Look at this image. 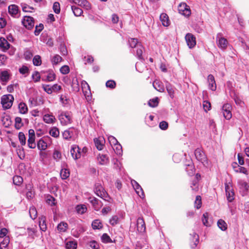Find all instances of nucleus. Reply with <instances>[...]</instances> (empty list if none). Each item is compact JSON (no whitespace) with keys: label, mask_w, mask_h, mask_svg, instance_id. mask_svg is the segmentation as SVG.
Returning <instances> with one entry per match:
<instances>
[{"label":"nucleus","mask_w":249,"mask_h":249,"mask_svg":"<svg viewBox=\"0 0 249 249\" xmlns=\"http://www.w3.org/2000/svg\"><path fill=\"white\" fill-rule=\"evenodd\" d=\"M94 142L95 144V146L96 148L99 150H101L103 149L104 147V144L103 143V141L100 140L99 139L95 138L94 139Z\"/></svg>","instance_id":"obj_43"},{"label":"nucleus","mask_w":249,"mask_h":249,"mask_svg":"<svg viewBox=\"0 0 249 249\" xmlns=\"http://www.w3.org/2000/svg\"><path fill=\"white\" fill-rule=\"evenodd\" d=\"M29 214L32 219H35L36 218L37 212L36 208L34 206L30 207L29 209Z\"/></svg>","instance_id":"obj_40"},{"label":"nucleus","mask_w":249,"mask_h":249,"mask_svg":"<svg viewBox=\"0 0 249 249\" xmlns=\"http://www.w3.org/2000/svg\"><path fill=\"white\" fill-rule=\"evenodd\" d=\"M14 184L19 186L23 182V178L19 176H15L13 178Z\"/></svg>","instance_id":"obj_44"},{"label":"nucleus","mask_w":249,"mask_h":249,"mask_svg":"<svg viewBox=\"0 0 249 249\" xmlns=\"http://www.w3.org/2000/svg\"><path fill=\"white\" fill-rule=\"evenodd\" d=\"M195 155L197 160L201 162L203 164V165H208V162L207 158L205 153L201 149H196L195 151Z\"/></svg>","instance_id":"obj_3"},{"label":"nucleus","mask_w":249,"mask_h":249,"mask_svg":"<svg viewBox=\"0 0 249 249\" xmlns=\"http://www.w3.org/2000/svg\"><path fill=\"white\" fill-rule=\"evenodd\" d=\"M136 54L140 59H143L142 53L144 48L141 44L138 45V47H136Z\"/></svg>","instance_id":"obj_33"},{"label":"nucleus","mask_w":249,"mask_h":249,"mask_svg":"<svg viewBox=\"0 0 249 249\" xmlns=\"http://www.w3.org/2000/svg\"><path fill=\"white\" fill-rule=\"evenodd\" d=\"M50 134L54 138H57L59 135V130L56 127H53L50 130Z\"/></svg>","instance_id":"obj_53"},{"label":"nucleus","mask_w":249,"mask_h":249,"mask_svg":"<svg viewBox=\"0 0 249 249\" xmlns=\"http://www.w3.org/2000/svg\"><path fill=\"white\" fill-rule=\"evenodd\" d=\"M94 192L98 196L105 201L110 202L111 198L102 186L101 183L97 182L94 185Z\"/></svg>","instance_id":"obj_1"},{"label":"nucleus","mask_w":249,"mask_h":249,"mask_svg":"<svg viewBox=\"0 0 249 249\" xmlns=\"http://www.w3.org/2000/svg\"><path fill=\"white\" fill-rule=\"evenodd\" d=\"M1 122L5 127H8L12 123L10 116L7 115H5L1 117Z\"/></svg>","instance_id":"obj_26"},{"label":"nucleus","mask_w":249,"mask_h":249,"mask_svg":"<svg viewBox=\"0 0 249 249\" xmlns=\"http://www.w3.org/2000/svg\"><path fill=\"white\" fill-rule=\"evenodd\" d=\"M14 97L11 94L2 96L1 99V104L4 109H9L13 105Z\"/></svg>","instance_id":"obj_2"},{"label":"nucleus","mask_w":249,"mask_h":249,"mask_svg":"<svg viewBox=\"0 0 249 249\" xmlns=\"http://www.w3.org/2000/svg\"><path fill=\"white\" fill-rule=\"evenodd\" d=\"M208 82L209 83V88L212 91H214L216 89V85L214 80V77L212 74H209L208 76Z\"/></svg>","instance_id":"obj_17"},{"label":"nucleus","mask_w":249,"mask_h":249,"mask_svg":"<svg viewBox=\"0 0 249 249\" xmlns=\"http://www.w3.org/2000/svg\"><path fill=\"white\" fill-rule=\"evenodd\" d=\"M217 40L218 41L217 42V46L218 47L220 48L221 49L223 50H225L227 48L228 42L227 40L222 37H218L217 38Z\"/></svg>","instance_id":"obj_19"},{"label":"nucleus","mask_w":249,"mask_h":249,"mask_svg":"<svg viewBox=\"0 0 249 249\" xmlns=\"http://www.w3.org/2000/svg\"><path fill=\"white\" fill-rule=\"evenodd\" d=\"M89 200L91 204L94 209L96 211H99L103 205L101 200L94 196L89 197Z\"/></svg>","instance_id":"obj_8"},{"label":"nucleus","mask_w":249,"mask_h":249,"mask_svg":"<svg viewBox=\"0 0 249 249\" xmlns=\"http://www.w3.org/2000/svg\"><path fill=\"white\" fill-rule=\"evenodd\" d=\"M67 249H76L77 248V243L74 241H68L66 244Z\"/></svg>","instance_id":"obj_48"},{"label":"nucleus","mask_w":249,"mask_h":249,"mask_svg":"<svg viewBox=\"0 0 249 249\" xmlns=\"http://www.w3.org/2000/svg\"><path fill=\"white\" fill-rule=\"evenodd\" d=\"M27 232L29 236L31 237L32 238H34V235L36 232V228H28L27 229Z\"/></svg>","instance_id":"obj_57"},{"label":"nucleus","mask_w":249,"mask_h":249,"mask_svg":"<svg viewBox=\"0 0 249 249\" xmlns=\"http://www.w3.org/2000/svg\"><path fill=\"white\" fill-rule=\"evenodd\" d=\"M202 221L203 225L207 227H209L211 225V220L209 218V213H205L203 214Z\"/></svg>","instance_id":"obj_27"},{"label":"nucleus","mask_w":249,"mask_h":249,"mask_svg":"<svg viewBox=\"0 0 249 249\" xmlns=\"http://www.w3.org/2000/svg\"><path fill=\"white\" fill-rule=\"evenodd\" d=\"M0 47L4 50H7L10 47V44L3 37L0 38Z\"/></svg>","instance_id":"obj_29"},{"label":"nucleus","mask_w":249,"mask_h":249,"mask_svg":"<svg viewBox=\"0 0 249 249\" xmlns=\"http://www.w3.org/2000/svg\"><path fill=\"white\" fill-rule=\"evenodd\" d=\"M89 246L92 249H99V244L95 241L93 240L89 242Z\"/></svg>","instance_id":"obj_59"},{"label":"nucleus","mask_w":249,"mask_h":249,"mask_svg":"<svg viewBox=\"0 0 249 249\" xmlns=\"http://www.w3.org/2000/svg\"><path fill=\"white\" fill-rule=\"evenodd\" d=\"M166 90L168 92V94L170 95V96L173 98L174 97V93L175 91L174 89V88L172 87V86L170 84H168L166 85Z\"/></svg>","instance_id":"obj_45"},{"label":"nucleus","mask_w":249,"mask_h":249,"mask_svg":"<svg viewBox=\"0 0 249 249\" xmlns=\"http://www.w3.org/2000/svg\"><path fill=\"white\" fill-rule=\"evenodd\" d=\"M223 115L227 120L230 119L232 117V114L230 110H223Z\"/></svg>","instance_id":"obj_60"},{"label":"nucleus","mask_w":249,"mask_h":249,"mask_svg":"<svg viewBox=\"0 0 249 249\" xmlns=\"http://www.w3.org/2000/svg\"><path fill=\"white\" fill-rule=\"evenodd\" d=\"M178 11L179 14L189 17L191 14V10L185 2H181L178 6Z\"/></svg>","instance_id":"obj_4"},{"label":"nucleus","mask_w":249,"mask_h":249,"mask_svg":"<svg viewBox=\"0 0 249 249\" xmlns=\"http://www.w3.org/2000/svg\"><path fill=\"white\" fill-rule=\"evenodd\" d=\"M60 176L63 179L67 178L70 176L69 171L67 169H62L60 171Z\"/></svg>","instance_id":"obj_46"},{"label":"nucleus","mask_w":249,"mask_h":249,"mask_svg":"<svg viewBox=\"0 0 249 249\" xmlns=\"http://www.w3.org/2000/svg\"><path fill=\"white\" fill-rule=\"evenodd\" d=\"M225 190L227 200L229 202H231L234 199V193L231 190L230 186L227 183L225 184Z\"/></svg>","instance_id":"obj_18"},{"label":"nucleus","mask_w":249,"mask_h":249,"mask_svg":"<svg viewBox=\"0 0 249 249\" xmlns=\"http://www.w3.org/2000/svg\"><path fill=\"white\" fill-rule=\"evenodd\" d=\"M23 125L21 122V119L20 117H16L15 118V127L17 129H19Z\"/></svg>","instance_id":"obj_51"},{"label":"nucleus","mask_w":249,"mask_h":249,"mask_svg":"<svg viewBox=\"0 0 249 249\" xmlns=\"http://www.w3.org/2000/svg\"><path fill=\"white\" fill-rule=\"evenodd\" d=\"M201 198L200 196H197L195 201V207L197 209H199L201 206Z\"/></svg>","instance_id":"obj_56"},{"label":"nucleus","mask_w":249,"mask_h":249,"mask_svg":"<svg viewBox=\"0 0 249 249\" xmlns=\"http://www.w3.org/2000/svg\"><path fill=\"white\" fill-rule=\"evenodd\" d=\"M60 100L64 107H68L70 105V100L65 95H62L60 97Z\"/></svg>","instance_id":"obj_30"},{"label":"nucleus","mask_w":249,"mask_h":249,"mask_svg":"<svg viewBox=\"0 0 249 249\" xmlns=\"http://www.w3.org/2000/svg\"><path fill=\"white\" fill-rule=\"evenodd\" d=\"M137 232L142 234L145 231L146 227L145 222L143 218L139 217L137 220L136 223Z\"/></svg>","instance_id":"obj_11"},{"label":"nucleus","mask_w":249,"mask_h":249,"mask_svg":"<svg viewBox=\"0 0 249 249\" xmlns=\"http://www.w3.org/2000/svg\"><path fill=\"white\" fill-rule=\"evenodd\" d=\"M190 240H191L190 243L191 248L194 249L199 243V238L198 235L195 232H193L192 234H190Z\"/></svg>","instance_id":"obj_14"},{"label":"nucleus","mask_w":249,"mask_h":249,"mask_svg":"<svg viewBox=\"0 0 249 249\" xmlns=\"http://www.w3.org/2000/svg\"><path fill=\"white\" fill-rule=\"evenodd\" d=\"M159 103V99L158 97H155L150 99L148 102L149 107H155L158 106Z\"/></svg>","instance_id":"obj_39"},{"label":"nucleus","mask_w":249,"mask_h":249,"mask_svg":"<svg viewBox=\"0 0 249 249\" xmlns=\"http://www.w3.org/2000/svg\"><path fill=\"white\" fill-rule=\"evenodd\" d=\"M39 226L41 231H45L47 229L46 224V218L42 215L39 217Z\"/></svg>","instance_id":"obj_20"},{"label":"nucleus","mask_w":249,"mask_h":249,"mask_svg":"<svg viewBox=\"0 0 249 249\" xmlns=\"http://www.w3.org/2000/svg\"><path fill=\"white\" fill-rule=\"evenodd\" d=\"M82 90L84 95L88 101L91 100L92 97L89 85L85 82L84 85L82 86Z\"/></svg>","instance_id":"obj_15"},{"label":"nucleus","mask_w":249,"mask_h":249,"mask_svg":"<svg viewBox=\"0 0 249 249\" xmlns=\"http://www.w3.org/2000/svg\"><path fill=\"white\" fill-rule=\"evenodd\" d=\"M185 38L187 44L189 48L192 49L196 46V38L193 34L191 33L187 34L185 36Z\"/></svg>","instance_id":"obj_10"},{"label":"nucleus","mask_w":249,"mask_h":249,"mask_svg":"<svg viewBox=\"0 0 249 249\" xmlns=\"http://www.w3.org/2000/svg\"><path fill=\"white\" fill-rule=\"evenodd\" d=\"M114 146V150L116 154L118 155H121L123 153L122 147L121 145L118 143Z\"/></svg>","instance_id":"obj_52"},{"label":"nucleus","mask_w":249,"mask_h":249,"mask_svg":"<svg viewBox=\"0 0 249 249\" xmlns=\"http://www.w3.org/2000/svg\"><path fill=\"white\" fill-rule=\"evenodd\" d=\"M217 226L222 231H225L227 229V224L225 221L222 219H219L217 221Z\"/></svg>","instance_id":"obj_37"},{"label":"nucleus","mask_w":249,"mask_h":249,"mask_svg":"<svg viewBox=\"0 0 249 249\" xmlns=\"http://www.w3.org/2000/svg\"><path fill=\"white\" fill-rule=\"evenodd\" d=\"M106 85L107 88H109L111 89H114L116 87V83L115 81L112 80H109L106 82Z\"/></svg>","instance_id":"obj_58"},{"label":"nucleus","mask_w":249,"mask_h":249,"mask_svg":"<svg viewBox=\"0 0 249 249\" xmlns=\"http://www.w3.org/2000/svg\"><path fill=\"white\" fill-rule=\"evenodd\" d=\"M191 188L192 190L196 191L198 189V181L196 180H192L191 183Z\"/></svg>","instance_id":"obj_63"},{"label":"nucleus","mask_w":249,"mask_h":249,"mask_svg":"<svg viewBox=\"0 0 249 249\" xmlns=\"http://www.w3.org/2000/svg\"><path fill=\"white\" fill-rule=\"evenodd\" d=\"M62 60V57L58 54L55 55L52 60V62L53 65H57L58 63Z\"/></svg>","instance_id":"obj_54"},{"label":"nucleus","mask_w":249,"mask_h":249,"mask_svg":"<svg viewBox=\"0 0 249 249\" xmlns=\"http://www.w3.org/2000/svg\"><path fill=\"white\" fill-rule=\"evenodd\" d=\"M237 184L240 189V192L242 196L247 195L249 190V184L242 179L238 180Z\"/></svg>","instance_id":"obj_5"},{"label":"nucleus","mask_w":249,"mask_h":249,"mask_svg":"<svg viewBox=\"0 0 249 249\" xmlns=\"http://www.w3.org/2000/svg\"><path fill=\"white\" fill-rule=\"evenodd\" d=\"M71 8L73 14L76 17L80 16L83 12V10L81 8L75 6H71Z\"/></svg>","instance_id":"obj_34"},{"label":"nucleus","mask_w":249,"mask_h":249,"mask_svg":"<svg viewBox=\"0 0 249 249\" xmlns=\"http://www.w3.org/2000/svg\"><path fill=\"white\" fill-rule=\"evenodd\" d=\"M10 242V239L8 236H5L3 240L0 242V249H2L3 248H6Z\"/></svg>","instance_id":"obj_49"},{"label":"nucleus","mask_w":249,"mask_h":249,"mask_svg":"<svg viewBox=\"0 0 249 249\" xmlns=\"http://www.w3.org/2000/svg\"><path fill=\"white\" fill-rule=\"evenodd\" d=\"M75 209L78 213L82 214L86 212L87 209L85 205L81 204L77 205Z\"/></svg>","instance_id":"obj_36"},{"label":"nucleus","mask_w":249,"mask_h":249,"mask_svg":"<svg viewBox=\"0 0 249 249\" xmlns=\"http://www.w3.org/2000/svg\"><path fill=\"white\" fill-rule=\"evenodd\" d=\"M10 75L7 71H4L0 73V80L2 82L3 85L6 83L10 80Z\"/></svg>","instance_id":"obj_21"},{"label":"nucleus","mask_w":249,"mask_h":249,"mask_svg":"<svg viewBox=\"0 0 249 249\" xmlns=\"http://www.w3.org/2000/svg\"><path fill=\"white\" fill-rule=\"evenodd\" d=\"M131 183L136 193L140 197L143 198L144 197V194L142 188L139 184L135 180H132Z\"/></svg>","instance_id":"obj_12"},{"label":"nucleus","mask_w":249,"mask_h":249,"mask_svg":"<svg viewBox=\"0 0 249 249\" xmlns=\"http://www.w3.org/2000/svg\"><path fill=\"white\" fill-rule=\"evenodd\" d=\"M54 120V117L52 115L45 114L43 116L44 121L47 124H51L53 123Z\"/></svg>","instance_id":"obj_38"},{"label":"nucleus","mask_w":249,"mask_h":249,"mask_svg":"<svg viewBox=\"0 0 249 249\" xmlns=\"http://www.w3.org/2000/svg\"><path fill=\"white\" fill-rule=\"evenodd\" d=\"M18 6L15 4H12L8 7L9 13L14 17H16V15H18Z\"/></svg>","instance_id":"obj_22"},{"label":"nucleus","mask_w":249,"mask_h":249,"mask_svg":"<svg viewBox=\"0 0 249 249\" xmlns=\"http://www.w3.org/2000/svg\"><path fill=\"white\" fill-rule=\"evenodd\" d=\"M153 87L158 91L162 92L164 91V86L162 83L158 80H155L153 83Z\"/></svg>","instance_id":"obj_24"},{"label":"nucleus","mask_w":249,"mask_h":249,"mask_svg":"<svg viewBox=\"0 0 249 249\" xmlns=\"http://www.w3.org/2000/svg\"><path fill=\"white\" fill-rule=\"evenodd\" d=\"M55 79V74L53 71L49 72L47 76V80L49 82L53 81Z\"/></svg>","instance_id":"obj_62"},{"label":"nucleus","mask_w":249,"mask_h":249,"mask_svg":"<svg viewBox=\"0 0 249 249\" xmlns=\"http://www.w3.org/2000/svg\"><path fill=\"white\" fill-rule=\"evenodd\" d=\"M53 10L56 14H59L60 12V4L58 2H55L53 5Z\"/></svg>","instance_id":"obj_64"},{"label":"nucleus","mask_w":249,"mask_h":249,"mask_svg":"<svg viewBox=\"0 0 249 249\" xmlns=\"http://www.w3.org/2000/svg\"><path fill=\"white\" fill-rule=\"evenodd\" d=\"M68 228V225L66 222H61L57 227V230L59 232H65Z\"/></svg>","instance_id":"obj_32"},{"label":"nucleus","mask_w":249,"mask_h":249,"mask_svg":"<svg viewBox=\"0 0 249 249\" xmlns=\"http://www.w3.org/2000/svg\"><path fill=\"white\" fill-rule=\"evenodd\" d=\"M22 23L24 26L28 30H31L34 27V19L30 16H25Z\"/></svg>","instance_id":"obj_6"},{"label":"nucleus","mask_w":249,"mask_h":249,"mask_svg":"<svg viewBox=\"0 0 249 249\" xmlns=\"http://www.w3.org/2000/svg\"><path fill=\"white\" fill-rule=\"evenodd\" d=\"M62 136L63 138L66 140H71L73 139L74 136V131L72 128H69L68 130H65Z\"/></svg>","instance_id":"obj_16"},{"label":"nucleus","mask_w":249,"mask_h":249,"mask_svg":"<svg viewBox=\"0 0 249 249\" xmlns=\"http://www.w3.org/2000/svg\"><path fill=\"white\" fill-rule=\"evenodd\" d=\"M18 139H19V142H20V144L22 145H24L25 144V143H26V137L25 136L23 132H20L18 133Z\"/></svg>","instance_id":"obj_55"},{"label":"nucleus","mask_w":249,"mask_h":249,"mask_svg":"<svg viewBox=\"0 0 249 249\" xmlns=\"http://www.w3.org/2000/svg\"><path fill=\"white\" fill-rule=\"evenodd\" d=\"M71 154L74 160L79 159L81 156V149L77 145H73L71 149Z\"/></svg>","instance_id":"obj_13"},{"label":"nucleus","mask_w":249,"mask_h":249,"mask_svg":"<svg viewBox=\"0 0 249 249\" xmlns=\"http://www.w3.org/2000/svg\"><path fill=\"white\" fill-rule=\"evenodd\" d=\"M33 63L35 66H39L42 64L41 58L40 55H35L33 59Z\"/></svg>","instance_id":"obj_42"},{"label":"nucleus","mask_w":249,"mask_h":249,"mask_svg":"<svg viewBox=\"0 0 249 249\" xmlns=\"http://www.w3.org/2000/svg\"><path fill=\"white\" fill-rule=\"evenodd\" d=\"M97 160L101 165H107L109 162L108 157L105 155H99Z\"/></svg>","instance_id":"obj_25"},{"label":"nucleus","mask_w":249,"mask_h":249,"mask_svg":"<svg viewBox=\"0 0 249 249\" xmlns=\"http://www.w3.org/2000/svg\"><path fill=\"white\" fill-rule=\"evenodd\" d=\"M43 25L42 23H40L39 25H36V26L35 30L34 32V34L36 36H38L40 33L43 29Z\"/></svg>","instance_id":"obj_61"},{"label":"nucleus","mask_w":249,"mask_h":249,"mask_svg":"<svg viewBox=\"0 0 249 249\" xmlns=\"http://www.w3.org/2000/svg\"><path fill=\"white\" fill-rule=\"evenodd\" d=\"M61 153L58 150L55 149L53 151V157L56 161H58L61 159Z\"/></svg>","instance_id":"obj_47"},{"label":"nucleus","mask_w":249,"mask_h":249,"mask_svg":"<svg viewBox=\"0 0 249 249\" xmlns=\"http://www.w3.org/2000/svg\"><path fill=\"white\" fill-rule=\"evenodd\" d=\"M91 226L94 230H100L103 227V224L101 221L99 219L94 220L92 222Z\"/></svg>","instance_id":"obj_31"},{"label":"nucleus","mask_w":249,"mask_h":249,"mask_svg":"<svg viewBox=\"0 0 249 249\" xmlns=\"http://www.w3.org/2000/svg\"><path fill=\"white\" fill-rule=\"evenodd\" d=\"M61 123L63 124H70L71 121V117L70 112H65L61 113L59 116Z\"/></svg>","instance_id":"obj_7"},{"label":"nucleus","mask_w":249,"mask_h":249,"mask_svg":"<svg viewBox=\"0 0 249 249\" xmlns=\"http://www.w3.org/2000/svg\"><path fill=\"white\" fill-rule=\"evenodd\" d=\"M160 20L164 26L167 27L170 24L169 17L165 13H162L160 16Z\"/></svg>","instance_id":"obj_23"},{"label":"nucleus","mask_w":249,"mask_h":249,"mask_svg":"<svg viewBox=\"0 0 249 249\" xmlns=\"http://www.w3.org/2000/svg\"><path fill=\"white\" fill-rule=\"evenodd\" d=\"M37 146L40 150H45L47 147V144L45 141L40 139L37 142Z\"/></svg>","instance_id":"obj_35"},{"label":"nucleus","mask_w":249,"mask_h":249,"mask_svg":"<svg viewBox=\"0 0 249 249\" xmlns=\"http://www.w3.org/2000/svg\"><path fill=\"white\" fill-rule=\"evenodd\" d=\"M234 170L236 173H243L246 175L249 174L248 171L246 168L243 166H240L239 165H237V169H235V167H234Z\"/></svg>","instance_id":"obj_41"},{"label":"nucleus","mask_w":249,"mask_h":249,"mask_svg":"<svg viewBox=\"0 0 249 249\" xmlns=\"http://www.w3.org/2000/svg\"><path fill=\"white\" fill-rule=\"evenodd\" d=\"M102 241L104 243H112V241L107 233H104L101 237Z\"/></svg>","instance_id":"obj_50"},{"label":"nucleus","mask_w":249,"mask_h":249,"mask_svg":"<svg viewBox=\"0 0 249 249\" xmlns=\"http://www.w3.org/2000/svg\"><path fill=\"white\" fill-rule=\"evenodd\" d=\"M69 2L78 5L87 10L91 8V4L87 0H68Z\"/></svg>","instance_id":"obj_9"},{"label":"nucleus","mask_w":249,"mask_h":249,"mask_svg":"<svg viewBox=\"0 0 249 249\" xmlns=\"http://www.w3.org/2000/svg\"><path fill=\"white\" fill-rule=\"evenodd\" d=\"M128 42L129 46L132 48H136L138 47V45L141 44L139 42L138 39L136 38H129Z\"/></svg>","instance_id":"obj_28"}]
</instances>
